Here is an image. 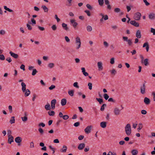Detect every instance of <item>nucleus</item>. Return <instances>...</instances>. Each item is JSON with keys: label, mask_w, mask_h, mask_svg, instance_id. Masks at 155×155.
I'll list each match as a JSON object with an SVG mask.
<instances>
[{"label": "nucleus", "mask_w": 155, "mask_h": 155, "mask_svg": "<svg viewBox=\"0 0 155 155\" xmlns=\"http://www.w3.org/2000/svg\"><path fill=\"white\" fill-rule=\"evenodd\" d=\"M21 84L22 86V91L23 92L26 91L25 95L26 96H28L30 94V91L28 89H26V85L24 83L22 82Z\"/></svg>", "instance_id": "1"}, {"label": "nucleus", "mask_w": 155, "mask_h": 155, "mask_svg": "<svg viewBox=\"0 0 155 155\" xmlns=\"http://www.w3.org/2000/svg\"><path fill=\"white\" fill-rule=\"evenodd\" d=\"M125 129L126 134L128 136L130 135L131 133V129L130 124H127L125 127Z\"/></svg>", "instance_id": "2"}, {"label": "nucleus", "mask_w": 155, "mask_h": 155, "mask_svg": "<svg viewBox=\"0 0 155 155\" xmlns=\"http://www.w3.org/2000/svg\"><path fill=\"white\" fill-rule=\"evenodd\" d=\"M75 43L78 45L76 48L77 49H78L81 47V42L79 37H77L75 39Z\"/></svg>", "instance_id": "3"}, {"label": "nucleus", "mask_w": 155, "mask_h": 155, "mask_svg": "<svg viewBox=\"0 0 155 155\" xmlns=\"http://www.w3.org/2000/svg\"><path fill=\"white\" fill-rule=\"evenodd\" d=\"M141 16V14L139 12H137L134 15V18L135 20L138 21L140 20Z\"/></svg>", "instance_id": "4"}, {"label": "nucleus", "mask_w": 155, "mask_h": 155, "mask_svg": "<svg viewBox=\"0 0 155 155\" xmlns=\"http://www.w3.org/2000/svg\"><path fill=\"white\" fill-rule=\"evenodd\" d=\"M122 38L124 41L127 42L129 46H131L132 45V42L131 39H128V37L126 36L123 37Z\"/></svg>", "instance_id": "5"}, {"label": "nucleus", "mask_w": 155, "mask_h": 155, "mask_svg": "<svg viewBox=\"0 0 155 155\" xmlns=\"http://www.w3.org/2000/svg\"><path fill=\"white\" fill-rule=\"evenodd\" d=\"M145 83H144L143 84V85L141 86L140 87V93L141 94H143L145 93Z\"/></svg>", "instance_id": "6"}, {"label": "nucleus", "mask_w": 155, "mask_h": 155, "mask_svg": "<svg viewBox=\"0 0 155 155\" xmlns=\"http://www.w3.org/2000/svg\"><path fill=\"white\" fill-rule=\"evenodd\" d=\"M15 142L18 143V146H20V143L22 141V138L21 137H18L15 139Z\"/></svg>", "instance_id": "7"}, {"label": "nucleus", "mask_w": 155, "mask_h": 155, "mask_svg": "<svg viewBox=\"0 0 155 155\" xmlns=\"http://www.w3.org/2000/svg\"><path fill=\"white\" fill-rule=\"evenodd\" d=\"M56 102V100L55 99L52 100L51 102V107L52 110H54L55 108V104Z\"/></svg>", "instance_id": "8"}, {"label": "nucleus", "mask_w": 155, "mask_h": 155, "mask_svg": "<svg viewBox=\"0 0 155 155\" xmlns=\"http://www.w3.org/2000/svg\"><path fill=\"white\" fill-rule=\"evenodd\" d=\"M8 137V143L11 144L12 142L14 141V137L11 135H9Z\"/></svg>", "instance_id": "9"}, {"label": "nucleus", "mask_w": 155, "mask_h": 155, "mask_svg": "<svg viewBox=\"0 0 155 155\" xmlns=\"http://www.w3.org/2000/svg\"><path fill=\"white\" fill-rule=\"evenodd\" d=\"M92 127L91 125L87 126L84 130L85 132L87 134L90 133Z\"/></svg>", "instance_id": "10"}, {"label": "nucleus", "mask_w": 155, "mask_h": 155, "mask_svg": "<svg viewBox=\"0 0 155 155\" xmlns=\"http://www.w3.org/2000/svg\"><path fill=\"white\" fill-rule=\"evenodd\" d=\"M120 110L117 107L114 108V114L116 115H118L120 114Z\"/></svg>", "instance_id": "11"}, {"label": "nucleus", "mask_w": 155, "mask_h": 155, "mask_svg": "<svg viewBox=\"0 0 155 155\" xmlns=\"http://www.w3.org/2000/svg\"><path fill=\"white\" fill-rule=\"evenodd\" d=\"M130 23L131 25L136 27H138L139 26V23L136 22L135 20L131 21H130Z\"/></svg>", "instance_id": "12"}, {"label": "nucleus", "mask_w": 155, "mask_h": 155, "mask_svg": "<svg viewBox=\"0 0 155 155\" xmlns=\"http://www.w3.org/2000/svg\"><path fill=\"white\" fill-rule=\"evenodd\" d=\"M9 54L13 58H15L17 59L18 58V54L15 53L12 51H10L9 52Z\"/></svg>", "instance_id": "13"}, {"label": "nucleus", "mask_w": 155, "mask_h": 155, "mask_svg": "<svg viewBox=\"0 0 155 155\" xmlns=\"http://www.w3.org/2000/svg\"><path fill=\"white\" fill-rule=\"evenodd\" d=\"M85 147V144L84 143H81L79 144L78 147V148L79 150H82Z\"/></svg>", "instance_id": "14"}, {"label": "nucleus", "mask_w": 155, "mask_h": 155, "mask_svg": "<svg viewBox=\"0 0 155 155\" xmlns=\"http://www.w3.org/2000/svg\"><path fill=\"white\" fill-rule=\"evenodd\" d=\"M67 149V147L65 145H64L63 146L62 148L60 149V151L62 153H65L66 152Z\"/></svg>", "instance_id": "15"}, {"label": "nucleus", "mask_w": 155, "mask_h": 155, "mask_svg": "<svg viewBox=\"0 0 155 155\" xmlns=\"http://www.w3.org/2000/svg\"><path fill=\"white\" fill-rule=\"evenodd\" d=\"M62 26L63 29L66 31H69V28L67 26V25L63 23L62 24Z\"/></svg>", "instance_id": "16"}, {"label": "nucleus", "mask_w": 155, "mask_h": 155, "mask_svg": "<svg viewBox=\"0 0 155 155\" xmlns=\"http://www.w3.org/2000/svg\"><path fill=\"white\" fill-rule=\"evenodd\" d=\"M150 99L147 97H145L144 99V103L147 105H148L150 103Z\"/></svg>", "instance_id": "17"}, {"label": "nucleus", "mask_w": 155, "mask_h": 155, "mask_svg": "<svg viewBox=\"0 0 155 155\" xmlns=\"http://www.w3.org/2000/svg\"><path fill=\"white\" fill-rule=\"evenodd\" d=\"M149 18L151 20H153L155 18V14L152 13H150L149 15Z\"/></svg>", "instance_id": "18"}, {"label": "nucleus", "mask_w": 155, "mask_h": 155, "mask_svg": "<svg viewBox=\"0 0 155 155\" xmlns=\"http://www.w3.org/2000/svg\"><path fill=\"white\" fill-rule=\"evenodd\" d=\"M97 66L99 70H102L103 69L102 63L101 62H98L97 63Z\"/></svg>", "instance_id": "19"}, {"label": "nucleus", "mask_w": 155, "mask_h": 155, "mask_svg": "<svg viewBox=\"0 0 155 155\" xmlns=\"http://www.w3.org/2000/svg\"><path fill=\"white\" fill-rule=\"evenodd\" d=\"M136 36L137 38H140L141 37V34L140 31L139 30H138L136 34Z\"/></svg>", "instance_id": "20"}, {"label": "nucleus", "mask_w": 155, "mask_h": 155, "mask_svg": "<svg viewBox=\"0 0 155 155\" xmlns=\"http://www.w3.org/2000/svg\"><path fill=\"white\" fill-rule=\"evenodd\" d=\"M101 127L103 128H105L106 127L107 122H102L100 123Z\"/></svg>", "instance_id": "21"}, {"label": "nucleus", "mask_w": 155, "mask_h": 155, "mask_svg": "<svg viewBox=\"0 0 155 155\" xmlns=\"http://www.w3.org/2000/svg\"><path fill=\"white\" fill-rule=\"evenodd\" d=\"M67 103V100L65 99H62L61 101V104L62 106L65 105Z\"/></svg>", "instance_id": "22"}, {"label": "nucleus", "mask_w": 155, "mask_h": 155, "mask_svg": "<svg viewBox=\"0 0 155 155\" xmlns=\"http://www.w3.org/2000/svg\"><path fill=\"white\" fill-rule=\"evenodd\" d=\"M45 108L47 110H50L51 109V106L48 103L47 104L45 105Z\"/></svg>", "instance_id": "23"}, {"label": "nucleus", "mask_w": 155, "mask_h": 155, "mask_svg": "<svg viewBox=\"0 0 155 155\" xmlns=\"http://www.w3.org/2000/svg\"><path fill=\"white\" fill-rule=\"evenodd\" d=\"M138 151L137 150L134 149L131 151V153L132 155H137L138 154Z\"/></svg>", "instance_id": "24"}, {"label": "nucleus", "mask_w": 155, "mask_h": 155, "mask_svg": "<svg viewBox=\"0 0 155 155\" xmlns=\"http://www.w3.org/2000/svg\"><path fill=\"white\" fill-rule=\"evenodd\" d=\"M149 60L148 59H145L144 60L143 64L145 66H147L149 65L148 62Z\"/></svg>", "instance_id": "25"}, {"label": "nucleus", "mask_w": 155, "mask_h": 155, "mask_svg": "<svg viewBox=\"0 0 155 155\" xmlns=\"http://www.w3.org/2000/svg\"><path fill=\"white\" fill-rule=\"evenodd\" d=\"M10 123L12 124L15 123V117L12 116L11 117V119L9 121Z\"/></svg>", "instance_id": "26"}, {"label": "nucleus", "mask_w": 155, "mask_h": 155, "mask_svg": "<svg viewBox=\"0 0 155 155\" xmlns=\"http://www.w3.org/2000/svg\"><path fill=\"white\" fill-rule=\"evenodd\" d=\"M48 114L49 115L51 116H53L55 114V113L54 111L51 110V111H49L48 112Z\"/></svg>", "instance_id": "27"}, {"label": "nucleus", "mask_w": 155, "mask_h": 155, "mask_svg": "<svg viewBox=\"0 0 155 155\" xmlns=\"http://www.w3.org/2000/svg\"><path fill=\"white\" fill-rule=\"evenodd\" d=\"M41 8L44 10L45 12H48V9L45 5L42 6Z\"/></svg>", "instance_id": "28"}, {"label": "nucleus", "mask_w": 155, "mask_h": 155, "mask_svg": "<svg viewBox=\"0 0 155 155\" xmlns=\"http://www.w3.org/2000/svg\"><path fill=\"white\" fill-rule=\"evenodd\" d=\"M107 107V105L106 104H103L101 107L100 110L101 111H104L105 107Z\"/></svg>", "instance_id": "29"}, {"label": "nucleus", "mask_w": 155, "mask_h": 155, "mask_svg": "<svg viewBox=\"0 0 155 155\" xmlns=\"http://www.w3.org/2000/svg\"><path fill=\"white\" fill-rule=\"evenodd\" d=\"M143 128L142 124L141 123H140L138 124V128L137 129L138 131H140V130Z\"/></svg>", "instance_id": "30"}, {"label": "nucleus", "mask_w": 155, "mask_h": 155, "mask_svg": "<svg viewBox=\"0 0 155 155\" xmlns=\"http://www.w3.org/2000/svg\"><path fill=\"white\" fill-rule=\"evenodd\" d=\"M69 94L71 96H73L74 95V91L73 90H71L68 91Z\"/></svg>", "instance_id": "31"}, {"label": "nucleus", "mask_w": 155, "mask_h": 155, "mask_svg": "<svg viewBox=\"0 0 155 155\" xmlns=\"http://www.w3.org/2000/svg\"><path fill=\"white\" fill-rule=\"evenodd\" d=\"M96 100L99 102L100 104H101L103 102V99L102 98H96Z\"/></svg>", "instance_id": "32"}, {"label": "nucleus", "mask_w": 155, "mask_h": 155, "mask_svg": "<svg viewBox=\"0 0 155 155\" xmlns=\"http://www.w3.org/2000/svg\"><path fill=\"white\" fill-rule=\"evenodd\" d=\"M54 64L53 63H50L48 65V67L50 68H52L54 66Z\"/></svg>", "instance_id": "33"}, {"label": "nucleus", "mask_w": 155, "mask_h": 155, "mask_svg": "<svg viewBox=\"0 0 155 155\" xmlns=\"http://www.w3.org/2000/svg\"><path fill=\"white\" fill-rule=\"evenodd\" d=\"M87 29L88 31L90 32L92 30V28L91 26L88 25L87 27Z\"/></svg>", "instance_id": "34"}, {"label": "nucleus", "mask_w": 155, "mask_h": 155, "mask_svg": "<svg viewBox=\"0 0 155 155\" xmlns=\"http://www.w3.org/2000/svg\"><path fill=\"white\" fill-rule=\"evenodd\" d=\"M38 72V71H37L36 69H33V71L32 73V75L33 76L35 75L36 73Z\"/></svg>", "instance_id": "35"}, {"label": "nucleus", "mask_w": 155, "mask_h": 155, "mask_svg": "<svg viewBox=\"0 0 155 155\" xmlns=\"http://www.w3.org/2000/svg\"><path fill=\"white\" fill-rule=\"evenodd\" d=\"M98 2L100 6H102L104 3V0H98Z\"/></svg>", "instance_id": "36"}, {"label": "nucleus", "mask_w": 155, "mask_h": 155, "mask_svg": "<svg viewBox=\"0 0 155 155\" xmlns=\"http://www.w3.org/2000/svg\"><path fill=\"white\" fill-rule=\"evenodd\" d=\"M103 96L104 98L106 100H107L109 98V96L107 94H104Z\"/></svg>", "instance_id": "37"}, {"label": "nucleus", "mask_w": 155, "mask_h": 155, "mask_svg": "<svg viewBox=\"0 0 155 155\" xmlns=\"http://www.w3.org/2000/svg\"><path fill=\"white\" fill-rule=\"evenodd\" d=\"M111 74L115 75L116 74L117 72L115 69H113L111 71Z\"/></svg>", "instance_id": "38"}, {"label": "nucleus", "mask_w": 155, "mask_h": 155, "mask_svg": "<svg viewBox=\"0 0 155 155\" xmlns=\"http://www.w3.org/2000/svg\"><path fill=\"white\" fill-rule=\"evenodd\" d=\"M114 11L115 12L118 13L120 11V9L119 8H116L114 9Z\"/></svg>", "instance_id": "39"}, {"label": "nucleus", "mask_w": 155, "mask_h": 155, "mask_svg": "<svg viewBox=\"0 0 155 155\" xmlns=\"http://www.w3.org/2000/svg\"><path fill=\"white\" fill-rule=\"evenodd\" d=\"M86 7L88 9L92 10L93 9V8L89 4H87L86 5Z\"/></svg>", "instance_id": "40"}, {"label": "nucleus", "mask_w": 155, "mask_h": 155, "mask_svg": "<svg viewBox=\"0 0 155 155\" xmlns=\"http://www.w3.org/2000/svg\"><path fill=\"white\" fill-rule=\"evenodd\" d=\"M22 121L24 122L28 120V118L26 116H25L23 117H21Z\"/></svg>", "instance_id": "41"}, {"label": "nucleus", "mask_w": 155, "mask_h": 155, "mask_svg": "<svg viewBox=\"0 0 155 155\" xmlns=\"http://www.w3.org/2000/svg\"><path fill=\"white\" fill-rule=\"evenodd\" d=\"M8 110L10 113H11L12 112V106L9 105L8 106Z\"/></svg>", "instance_id": "42"}, {"label": "nucleus", "mask_w": 155, "mask_h": 155, "mask_svg": "<svg viewBox=\"0 0 155 155\" xmlns=\"http://www.w3.org/2000/svg\"><path fill=\"white\" fill-rule=\"evenodd\" d=\"M55 88V86L54 85H52L51 86L49 87V89L51 90L54 89Z\"/></svg>", "instance_id": "43"}, {"label": "nucleus", "mask_w": 155, "mask_h": 155, "mask_svg": "<svg viewBox=\"0 0 155 155\" xmlns=\"http://www.w3.org/2000/svg\"><path fill=\"white\" fill-rule=\"evenodd\" d=\"M84 12L87 13V15L89 16H90L91 15V14L90 13V12L89 10H86L84 11Z\"/></svg>", "instance_id": "44"}, {"label": "nucleus", "mask_w": 155, "mask_h": 155, "mask_svg": "<svg viewBox=\"0 0 155 155\" xmlns=\"http://www.w3.org/2000/svg\"><path fill=\"white\" fill-rule=\"evenodd\" d=\"M28 29L29 30H31L32 28L31 26L29 25L28 24H27L26 25Z\"/></svg>", "instance_id": "45"}, {"label": "nucleus", "mask_w": 155, "mask_h": 155, "mask_svg": "<svg viewBox=\"0 0 155 155\" xmlns=\"http://www.w3.org/2000/svg\"><path fill=\"white\" fill-rule=\"evenodd\" d=\"M88 86L89 87V89L90 90L92 89V84L91 83H89L88 84Z\"/></svg>", "instance_id": "46"}, {"label": "nucleus", "mask_w": 155, "mask_h": 155, "mask_svg": "<svg viewBox=\"0 0 155 155\" xmlns=\"http://www.w3.org/2000/svg\"><path fill=\"white\" fill-rule=\"evenodd\" d=\"M73 86L74 87L78 88H79V86L78 85V83L77 82H74L73 84Z\"/></svg>", "instance_id": "47"}, {"label": "nucleus", "mask_w": 155, "mask_h": 155, "mask_svg": "<svg viewBox=\"0 0 155 155\" xmlns=\"http://www.w3.org/2000/svg\"><path fill=\"white\" fill-rule=\"evenodd\" d=\"M5 59V57L3 54H0V60H4Z\"/></svg>", "instance_id": "48"}, {"label": "nucleus", "mask_w": 155, "mask_h": 155, "mask_svg": "<svg viewBox=\"0 0 155 155\" xmlns=\"http://www.w3.org/2000/svg\"><path fill=\"white\" fill-rule=\"evenodd\" d=\"M51 28L53 31H55L57 29V28L56 25H54L51 26Z\"/></svg>", "instance_id": "49"}, {"label": "nucleus", "mask_w": 155, "mask_h": 155, "mask_svg": "<svg viewBox=\"0 0 155 155\" xmlns=\"http://www.w3.org/2000/svg\"><path fill=\"white\" fill-rule=\"evenodd\" d=\"M62 118L64 120H66L69 118V116L68 115H64L63 116Z\"/></svg>", "instance_id": "50"}, {"label": "nucleus", "mask_w": 155, "mask_h": 155, "mask_svg": "<svg viewBox=\"0 0 155 155\" xmlns=\"http://www.w3.org/2000/svg\"><path fill=\"white\" fill-rule=\"evenodd\" d=\"M80 123L79 122H76L74 123V125L75 127H78L79 126Z\"/></svg>", "instance_id": "51"}, {"label": "nucleus", "mask_w": 155, "mask_h": 155, "mask_svg": "<svg viewBox=\"0 0 155 155\" xmlns=\"http://www.w3.org/2000/svg\"><path fill=\"white\" fill-rule=\"evenodd\" d=\"M151 32L153 33V34L154 35H155V29L153 28H151Z\"/></svg>", "instance_id": "52"}, {"label": "nucleus", "mask_w": 155, "mask_h": 155, "mask_svg": "<svg viewBox=\"0 0 155 155\" xmlns=\"http://www.w3.org/2000/svg\"><path fill=\"white\" fill-rule=\"evenodd\" d=\"M38 131L41 134H43L44 133V131L43 130L41 127L38 129Z\"/></svg>", "instance_id": "53"}, {"label": "nucleus", "mask_w": 155, "mask_h": 155, "mask_svg": "<svg viewBox=\"0 0 155 155\" xmlns=\"http://www.w3.org/2000/svg\"><path fill=\"white\" fill-rule=\"evenodd\" d=\"M89 146H87L86 148H84V151L85 152H87L89 150Z\"/></svg>", "instance_id": "54"}, {"label": "nucleus", "mask_w": 155, "mask_h": 155, "mask_svg": "<svg viewBox=\"0 0 155 155\" xmlns=\"http://www.w3.org/2000/svg\"><path fill=\"white\" fill-rule=\"evenodd\" d=\"M114 63V58H112L110 59V63L111 64H113Z\"/></svg>", "instance_id": "55"}, {"label": "nucleus", "mask_w": 155, "mask_h": 155, "mask_svg": "<svg viewBox=\"0 0 155 155\" xmlns=\"http://www.w3.org/2000/svg\"><path fill=\"white\" fill-rule=\"evenodd\" d=\"M55 18L57 20V21L58 22L60 21V19L58 17V16L57 15H55L54 16Z\"/></svg>", "instance_id": "56"}, {"label": "nucleus", "mask_w": 155, "mask_h": 155, "mask_svg": "<svg viewBox=\"0 0 155 155\" xmlns=\"http://www.w3.org/2000/svg\"><path fill=\"white\" fill-rule=\"evenodd\" d=\"M34 143L33 142H31L30 143V148H34Z\"/></svg>", "instance_id": "57"}, {"label": "nucleus", "mask_w": 155, "mask_h": 155, "mask_svg": "<svg viewBox=\"0 0 155 155\" xmlns=\"http://www.w3.org/2000/svg\"><path fill=\"white\" fill-rule=\"evenodd\" d=\"M6 60L9 63H10L12 61V60L10 57H8L7 58Z\"/></svg>", "instance_id": "58"}, {"label": "nucleus", "mask_w": 155, "mask_h": 155, "mask_svg": "<svg viewBox=\"0 0 155 155\" xmlns=\"http://www.w3.org/2000/svg\"><path fill=\"white\" fill-rule=\"evenodd\" d=\"M104 45L106 47H108L109 45L108 43L106 41H104L103 43Z\"/></svg>", "instance_id": "59"}, {"label": "nucleus", "mask_w": 155, "mask_h": 155, "mask_svg": "<svg viewBox=\"0 0 155 155\" xmlns=\"http://www.w3.org/2000/svg\"><path fill=\"white\" fill-rule=\"evenodd\" d=\"M38 126L39 127L42 126V127H44L45 126V124L43 123H41L38 124Z\"/></svg>", "instance_id": "60"}, {"label": "nucleus", "mask_w": 155, "mask_h": 155, "mask_svg": "<svg viewBox=\"0 0 155 155\" xmlns=\"http://www.w3.org/2000/svg\"><path fill=\"white\" fill-rule=\"evenodd\" d=\"M38 28L41 31H43L45 30V29L44 27H41L39 26H38Z\"/></svg>", "instance_id": "61"}, {"label": "nucleus", "mask_w": 155, "mask_h": 155, "mask_svg": "<svg viewBox=\"0 0 155 155\" xmlns=\"http://www.w3.org/2000/svg\"><path fill=\"white\" fill-rule=\"evenodd\" d=\"M84 138V136L82 135H81L79 136L78 137V139L79 140H82Z\"/></svg>", "instance_id": "62"}, {"label": "nucleus", "mask_w": 155, "mask_h": 155, "mask_svg": "<svg viewBox=\"0 0 155 155\" xmlns=\"http://www.w3.org/2000/svg\"><path fill=\"white\" fill-rule=\"evenodd\" d=\"M143 1L145 3L146 5L148 6L150 5V3L148 2L147 0H143Z\"/></svg>", "instance_id": "63"}, {"label": "nucleus", "mask_w": 155, "mask_h": 155, "mask_svg": "<svg viewBox=\"0 0 155 155\" xmlns=\"http://www.w3.org/2000/svg\"><path fill=\"white\" fill-rule=\"evenodd\" d=\"M141 113L142 114L145 115L147 114V112L146 110H143L141 111Z\"/></svg>", "instance_id": "64"}]
</instances>
